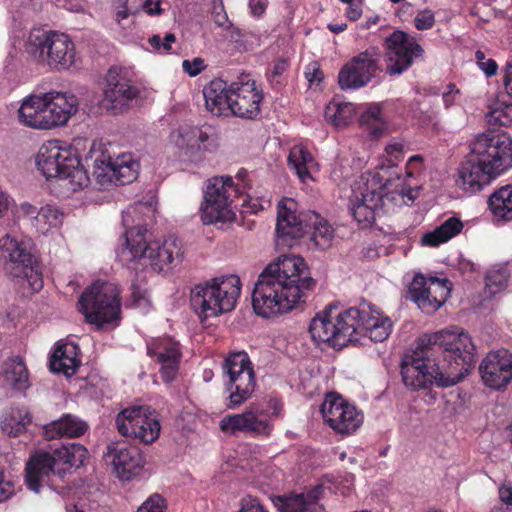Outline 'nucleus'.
I'll return each mask as SVG.
<instances>
[{
  "instance_id": "39",
  "label": "nucleus",
  "mask_w": 512,
  "mask_h": 512,
  "mask_svg": "<svg viewBox=\"0 0 512 512\" xmlns=\"http://www.w3.org/2000/svg\"><path fill=\"white\" fill-rule=\"evenodd\" d=\"M308 217V228L312 229L311 240L322 250L329 248L334 237L333 227L315 212L308 214Z\"/></svg>"
},
{
  "instance_id": "47",
  "label": "nucleus",
  "mask_w": 512,
  "mask_h": 512,
  "mask_svg": "<svg viewBox=\"0 0 512 512\" xmlns=\"http://www.w3.org/2000/svg\"><path fill=\"white\" fill-rule=\"evenodd\" d=\"M247 410L240 414L227 415L220 421V428L225 433L235 435L237 432L246 433Z\"/></svg>"
},
{
  "instance_id": "21",
  "label": "nucleus",
  "mask_w": 512,
  "mask_h": 512,
  "mask_svg": "<svg viewBox=\"0 0 512 512\" xmlns=\"http://www.w3.org/2000/svg\"><path fill=\"white\" fill-rule=\"evenodd\" d=\"M320 411L324 421L342 435L354 433L363 422V416L355 406L346 403L342 397L335 394L327 395Z\"/></svg>"
},
{
  "instance_id": "17",
  "label": "nucleus",
  "mask_w": 512,
  "mask_h": 512,
  "mask_svg": "<svg viewBox=\"0 0 512 512\" xmlns=\"http://www.w3.org/2000/svg\"><path fill=\"white\" fill-rule=\"evenodd\" d=\"M346 317L355 328V340L358 336H366L375 342L386 340L392 330V321L384 316L371 303L363 300L358 307H351L346 310Z\"/></svg>"
},
{
  "instance_id": "44",
  "label": "nucleus",
  "mask_w": 512,
  "mask_h": 512,
  "mask_svg": "<svg viewBox=\"0 0 512 512\" xmlns=\"http://www.w3.org/2000/svg\"><path fill=\"white\" fill-rule=\"evenodd\" d=\"M360 124L367 127L374 138L380 137L385 128L380 108L373 106L367 109L360 117Z\"/></svg>"
},
{
  "instance_id": "41",
  "label": "nucleus",
  "mask_w": 512,
  "mask_h": 512,
  "mask_svg": "<svg viewBox=\"0 0 512 512\" xmlns=\"http://www.w3.org/2000/svg\"><path fill=\"white\" fill-rule=\"evenodd\" d=\"M313 162L311 154L302 146H294L288 156V165L302 182L310 178L308 165Z\"/></svg>"
},
{
  "instance_id": "5",
  "label": "nucleus",
  "mask_w": 512,
  "mask_h": 512,
  "mask_svg": "<svg viewBox=\"0 0 512 512\" xmlns=\"http://www.w3.org/2000/svg\"><path fill=\"white\" fill-rule=\"evenodd\" d=\"M87 455V449L79 443H67L35 452L26 463L27 487L39 493L40 488L48 484L51 475L62 478L70 468L83 465Z\"/></svg>"
},
{
  "instance_id": "33",
  "label": "nucleus",
  "mask_w": 512,
  "mask_h": 512,
  "mask_svg": "<svg viewBox=\"0 0 512 512\" xmlns=\"http://www.w3.org/2000/svg\"><path fill=\"white\" fill-rule=\"evenodd\" d=\"M208 140V135L197 127L181 128L175 143L187 160L196 162L202 157L201 144Z\"/></svg>"
},
{
  "instance_id": "49",
  "label": "nucleus",
  "mask_w": 512,
  "mask_h": 512,
  "mask_svg": "<svg viewBox=\"0 0 512 512\" xmlns=\"http://www.w3.org/2000/svg\"><path fill=\"white\" fill-rule=\"evenodd\" d=\"M30 423L31 418L28 415H25L21 419H16L14 417L5 418L1 422V429L8 436L17 437L24 433L26 426Z\"/></svg>"
},
{
  "instance_id": "22",
  "label": "nucleus",
  "mask_w": 512,
  "mask_h": 512,
  "mask_svg": "<svg viewBox=\"0 0 512 512\" xmlns=\"http://www.w3.org/2000/svg\"><path fill=\"white\" fill-rule=\"evenodd\" d=\"M104 453V460L113 467L120 480L129 481L143 467L144 460L138 447L123 441L110 442Z\"/></svg>"
},
{
  "instance_id": "19",
  "label": "nucleus",
  "mask_w": 512,
  "mask_h": 512,
  "mask_svg": "<svg viewBox=\"0 0 512 512\" xmlns=\"http://www.w3.org/2000/svg\"><path fill=\"white\" fill-rule=\"evenodd\" d=\"M387 66L389 75H399L408 69L415 58L424 53L421 45L408 33L395 30L385 39Z\"/></svg>"
},
{
  "instance_id": "4",
  "label": "nucleus",
  "mask_w": 512,
  "mask_h": 512,
  "mask_svg": "<svg viewBox=\"0 0 512 512\" xmlns=\"http://www.w3.org/2000/svg\"><path fill=\"white\" fill-rule=\"evenodd\" d=\"M424 347L443 355L445 365L441 369L446 374L441 384L453 386L459 383L475 363V346L470 335L464 331L443 330L421 337Z\"/></svg>"
},
{
  "instance_id": "53",
  "label": "nucleus",
  "mask_w": 512,
  "mask_h": 512,
  "mask_svg": "<svg viewBox=\"0 0 512 512\" xmlns=\"http://www.w3.org/2000/svg\"><path fill=\"white\" fill-rule=\"evenodd\" d=\"M165 509V499L159 494H154L138 508L137 512H165Z\"/></svg>"
},
{
  "instance_id": "46",
  "label": "nucleus",
  "mask_w": 512,
  "mask_h": 512,
  "mask_svg": "<svg viewBox=\"0 0 512 512\" xmlns=\"http://www.w3.org/2000/svg\"><path fill=\"white\" fill-rule=\"evenodd\" d=\"M182 356H177L174 352L170 358H155V362L160 366L159 373L162 380L166 383L174 381L178 375Z\"/></svg>"
},
{
  "instance_id": "40",
  "label": "nucleus",
  "mask_w": 512,
  "mask_h": 512,
  "mask_svg": "<svg viewBox=\"0 0 512 512\" xmlns=\"http://www.w3.org/2000/svg\"><path fill=\"white\" fill-rule=\"evenodd\" d=\"M356 115L355 107L349 102L331 101L325 109V118L336 127L350 124Z\"/></svg>"
},
{
  "instance_id": "50",
  "label": "nucleus",
  "mask_w": 512,
  "mask_h": 512,
  "mask_svg": "<svg viewBox=\"0 0 512 512\" xmlns=\"http://www.w3.org/2000/svg\"><path fill=\"white\" fill-rule=\"evenodd\" d=\"M36 219L51 227H58L63 222V213L55 206L46 205L37 212Z\"/></svg>"
},
{
  "instance_id": "27",
  "label": "nucleus",
  "mask_w": 512,
  "mask_h": 512,
  "mask_svg": "<svg viewBox=\"0 0 512 512\" xmlns=\"http://www.w3.org/2000/svg\"><path fill=\"white\" fill-rule=\"evenodd\" d=\"M45 97V122L46 129L61 126L67 123L69 118L78 111V100L70 93L49 92Z\"/></svg>"
},
{
  "instance_id": "16",
  "label": "nucleus",
  "mask_w": 512,
  "mask_h": 512,
  "mask_svg": "<svg viewBox=\"0 0 512 512\" xmlns=\"http://www.w3.org/2000/svg\"><path fill=\"white\" fill-rule=\"evenodd\" d=\"M230 176L214 177L206 186L204 202L201 205V219L204 224L230 222L235 214L230 207V191H234Z\"/></svg>"
},
{
  "instance_id": "24",
  "label": "nucleus",
  "mask_w": 512,
  "mask_h": 512,
  "mask_svg": "<svg viewBox=\"0 0 512 512\" xmlns=\"http://www.w3.org/2000/svg\"><path fill=\"white\" fill-rule=\"evenodd\" d=\"M261 100L254 80L243 77L231 83L230 115L253 119L260 112Z\"/></svg>"
},
{
  "instance_id": "1",
  "label": "nucleus",
  "mask_w": 512,
  "mask_h": 512,
  "mask_svg": "<svg viewBox=\"0 0 512 512\" xmlns=\"http://www.w3.org/2000/svg\"><path fill=\"white\" fill-rule=\"evenodd\" d=\"M315 286L302 257L282 255L259 275L252 293L254 311L265 318L288 312L304 303Z\"/></svg>"
},
{
  "instance_id": "61",
  "label": "nucleus",
  "mask_w": 512,
  "mask_h": 512,
  "mask_svg": "<svg viewBox=\"0 0 512 512\" xmlns=\"http://www.w3.org/2000/svg\"><path fill=\"white\" fill-rule=\"evenodd\" d=\"M457 94H459V90L456 89L454 84H449L448 91L443 93V101L446 108L454 103Z\"/></svg>"
},
{
  "instance_id": "34",
  "label": "nucleus",
  "mask_w": 512,
  "mask_h": 512,
  "mask_svg": "<svg viewBox=\"0 0 512 512\" xmlns=\"http://www.w3.org/2000/svg\"><path fill=\"white\" fill-rule=\"evenodd\" d=\"M88 425L76 416L66 414L60 419L52 421L44 426L45 436L48 439L57 437L75 438L83 435Z\"/></svg>"
},
{
  "instance_id": "38",
  "label": "nucleus",
  "mask_w": 512,
  "mask_h": 512,
  "mask_svg": "<svg viewBox=\"0 0 512 512\" xmlns=\"http://www.w3.org/2000/svg\"><path fill=\"white\" fill-rule=\"evenodd\" d=\"M488 205L496 218L512 221V184L495 190L488 199Z\"/></svg>"
},
{
  "instance_id": "58",
  "label": "nucleus",
  "mask_w": 512,
  "mask_h": 512,
  "mask_svg": "<svg viewBox=\"0 0 512 512\" xmlns=\"http://www.w3.org/2000/svg\"><path fill=\"white\" fill-rule=\"evenodd\" d=\"M13 493V487L10 482L3 480V474L0 473V502L7 500Z\"/></svg>"
},
{
  "instance_id": "20",
  "label": "nucleus",
  "mask_w": 512,
  "mask_h": 512,
  "mask_svg": "<svg viewBox=\"0 0 512 512\" xmlns=\"http://www.w3.org/2000/svg\"><path fill=\"white\" fill-rule=\"evenodd\" d=\"M450 290L448 279L426 278L422 274H416L409 287L411 299L427 314L434 313L444 304Z\"/></svg>"
},
{
  "instance_id": "7",
  "label": "nucleus",
  "mask_w": 512,
  "mask_h": 512,
  "mask_svg": "<svg viewBox=\"0 0 512 512\" xmlns=\"http://www.w3.org/2000/svg\"><path fill=\"white\" fill-rule=\"evenodd\" d=\"M36 164L47 178H59L67 182V188L76 191L88 186L90 179L80 160L70 150L61 148L57 142L41 146Z\"/></svg>"
},
{
  "instance_id": "52",
  "label": "nucleus",
  "mask_w": 512,
  "mask_h": 512,
  "mask_svg": "<svg viewBox=\"0 0 512 512\" xmlns=\"http://www.w3.org/2000/svg\"><path fill=\"white\" fill-rule=\"evenodd\" d=\"M435 24L434 12L428 8L417 12L414 18V25L418 30H429Z\"/></svg>"
},
{
  "instance_id": "43",
  "label": "nucleus",
  "mask_w": 512,
  "mask_h": 512,
  "mask_svg": "<svg viewBox=\"0 0 512 512\" xmlns=\"http://www.w3.org/2000/svg\"><path fill=\"white\" fill-rule=\"evenodd\" d=\"M182 356L180 345L171 338H162L155 340L147 347V353L154 358H170L172 353Z\"/></svg>"
},
{
  "instance_id": "56",
  "label": "nucleus",
  "mask_w": 512,
  "mask_h": 512,
  "mask_svg": "<svg viewBox=\"0 0 512 512\" xmlns=\"http://www.w3.org/2000/svg\"><path fill=\"white\" fill-rule=\"evenodd\" d=\"M305 77L310 84L314 82L319 83L322 80V71L320 70L316 63H313L308 66L305 72Z\"/></svg>"
},
{
  "instance_id": "59",
  "label": "nucleus",
  "mask_w": 512,
  "mask_h": 512,
  "mask_svg": "<svg viewBox=\"0 0 512 512\" xmlns=\"http://www.w3.org/2000/svg\"><path fill=\"white\" fill-rule=\"evenodd\" d=\"M503 83L508 95L512 97V61L507 63L504 75H503Z\"/></svg>"
},
{
  "instance_id": "12",
  "label": "nucleus",
  "mask_w": 512,
  "mask_h": 512,
  "mask_svg": "<svg viewBox=\"0 0 512 512\" xmlns=\"http://www.w3.org/2000/svg\"><path fill=\"white\" fill-rule=\"evenodd\" d=\"M226 406L235 409L251 398L256 388L255 371L248 354L244 351L231 353L223 362Z\"/></svg>"
},
{
  "instance_id": "30",
  "label": "nucleus",
  "mask_w": 512,
  "mask_h": 512,
  "mask_svg": "<svg viewBox=\"0 0 512 512\" xmlns=\"http://www.w3.org/2000/svg\"><path fill=\"white\" fill-rule=\"evenodd\" d=\"M205 105L208 111L215 116L230 115L231 84L215 78L203 89Z\"/></svg>"
},
{
  "instance_id": "28",
  "label": "nucleus",
  "mask_w": 512,
  "mask_h": 512,
  "mask_svg": "<svg viewBox=\"0 0 512 512\" xmlns=\"http://www.w3.org/2000/svg\"><path fill=\"white\" fill-rule=\"evenodd\" d=\"M360 194L361 198L351 199L349 210L358 224L367 228L374 223L378 210L383 206V193L367 185Z\"/></svg>"
},
{
  "instance_id": "55",
  "label": "nucleus",
  "mask_w": 512,
  "mask_h": 512,
  "mask_svg": "<svg viewBox=\"0 0 512 512\" xmlns=\"http://www.w3.org/2000/svg\"><path fill=\"white\" fill-rule=\"evenodd\" d=\"M239 512H267L258 499L247 497L241 501Z\"/></svg>"
},
{
  "instance_id": "14",
  "label": "nucleus",
  "mask_w": 512,
  "mask_h": 512,
  "mask_svg": "<svg viewBox=\"0 0 512 512\" xmlns=\"http://www.w3.org/2000/svg\"><path fill=\"white\" fill-rule=\"evenodd\" d=\"M115 422L122 436L138 439L144 444H152L160 435L158 415L148 406L128 407L118 413Z\"/></svg>"
},
{
  "instance_id": "2",
  "label": "nucleus",
  "mask_w": 512,
  "mask_h": 512,
  "mask_svg": "<svg viewBox=\"0 0 512 512\" xmlns=\"http://www.w3.org/2000/svg\"><path fill=\"white\" fill-rule=\"evenodd\" d=\"M458 168L457 184L476 193L512 167V140L493 131L477 134Z\"/></svg>"
},
{
  "instance_id": "11",
  "label": "nucleus",
  "mask_w": 512,
  "mask_h": 512,
  "mask_svg": "<svg viewBox=\"0 0 512 512\" xmlns=\"http://www.w3.org/2000/svg\"><path fill=\"white\" fill-rule=\"evenodd\" d=\"M400 367L402 381L412 391L429 389L433 385L448 387L441 384L445 382L446 374L433 358V351L423 346L421 338L417 349L402 357Z\"/></svg>"
},
{
  "instance_id": "63",
  "label": "nucleus",
  "mask_w": 512,
  "mask_h": 512,
  "mask_svg": "<svg viewBox=\"0 0 512 512\" xmlns=\"http://www.w3.org/2000/svg\"><path fill=\"white\" fill-rule=\"evenodd\" d=\"M501 501L506 505H512V487L502 486L499 489Z\"/></svg>"
},
{
  "instance_id": "3",
  "label": "nucleus",
  "mask_w": 512,
  "mask_h": 512,
  "mask_svg": "<svg viewBox=\"0 0 512 512\" xmlns=\"http://www.w3.org/2000/svg\"><path fill=\"white\" fill-rule=\"evenodd\" d=\"M143 227H132L125 232V246L118 251L119 260L127 267L143 261L149 263L156 272H167L182 262L181 242L169 236L162 243L147 242Z\"/></svg>"
},
{
  "instance_id": "62",
  "label": "nucleus",
  "mask_w": 512,
  "mask_h": 512,
  "mask_svg": "<svg viewBox=\"0 0 512 512\" xmlns=\"http://www.w3.org/2000/svg\"><path fill=\"white\" fill-rule=\"evenodd\" d=\"M497 68V63L493 59H486L484 62H480V69L488 77L495 75L497 72Z\"/></svg>"
},
{
  "instance_id": "42",
  "label": "nucleus",
  "mask_w": 512,
  "mask_h": 512,
  "mask_svg": "<svg viewBox=\"0 0 512 512\" xmlns=\"http://www.w3.org/2000/svg\"><path fill=\"white\" fill-rule=\"evenodd\" d=\"M509 279V274L505 268L490 269L485 276V289L486 297L492 298L496 294L503 291Z\"/></svg>"
},
{
  "instance_id": "36",
  "label": "nucleus",
  "mask_w": 512,
  "mask_h": 512,
  "mask_svg": "<svg viewBox=\"0 0 512 512\" xmlns=\"http://www.w3.org/2000/svg\"><path fill=\"white\" fill-rule=\"evenodd\" d=\"M463 229V223L456 217H450L433 231L425 233L421 239L422 245L435 247L447 242Z\"/></svg>"
},
{
  "instance_id": "51",
  "label": "nucleus",
  "mask_w": 512,
  "mask_h": 512,
  "mask_svg": "<svg viewBox=\"0 0 512 512\" xmlns=\"http://www.w3.org/2000/svg\"><path fill=\"white\" fill-rule=\"evenodd\" d=\"M288 69V62L285 59H278L268 76L270 84L274 88H280L283 85L282 75Z\"/></svg>"
},
{
  "instance_id": "57",
  "label": "nucleus",
  "mask_w": 512,
  "mask_h": 512,
  "mask_svg": "<svg viewBox=\"0 0 512 512\" xmlns=\"http://www.w3.org/2000/svg\"><path fill=\"white\" fill-rule=\"evenodd\" d=\"M213 19L215 24L219 27L229 28L230 26H232V24L228 20L227 14L223 11L222 6L220 7L219 11H217V8L214 9Z\"/></svg>"
},
{
  "instance_id": "6",
  "label": "nucleus",
  "mask_w": 512,
  "mask_h": 512,
  "mask_svg": "<svg viewBox=\"0 0 512 512\" xmlns=\"http://www.w3.org/2000/svg\"><path fill=\"white\" fill-rule=\"evenodd\" d=\"M240 292L238 276H219L196 285L191 291L190 302L199 317H216L235 308Z\"/></svg>"
},
{
  "instance_id": "54",
  "label": "nucleus",
  "mask_w": 512,
  "mask_h": 512,
  "mask_svg": "<svg viewBox=\"0 0 512 512\" xmlns=\"http://www.w3.org/2000/svg\"><path fill=\"white\" fill-rule=\"evenodd\" d=\"M183 70L190 76H196L205 69L204 60L201 58H194L192 61L184 60L182 62Z\"/></svg>"
},
{
  "instance_id": "23",
  "label": "nucleus",
  "mask_w": 512,
  "mask_h": 512,
  "mask_svg": "<svg viewBox=\"0 0 512 512\" xmlns=\"http://www.w3.org/2000/svg\"><path fill=\"white\" fill-rule=\"evenodd\" d=\"M479 371L487 387L500 390L512 380V354L506 349L489 352L482 360Z\"/></svg>"
},
{
  "instance_id": "18",
  "label": "nucleus",
  "mask_w": 512,
  "mask_h": 512,
  "mask_svg": "<svg viewBox=\"0 0 512 512\" xmlns=\"http://www.w3.org/2000/svg\"><path fill=\"white\" fill-rule=\"evenodd\" d=\"M379 59L377 48L367 49L352 57L338 74L340 88L346 90L366 86L380 71Z\"/></svg>"
},
{
  "instance_id": "32",
  "label": "nucleus",
  "mask_w": 512,
  "mask_h": 512,
  "mask_svg": "<svg viewBox=\"0 0 512 512\" xmlns=\"http://www.w3.org/2000/svg\"><path fill=\"white\" fill-rule=\"evenodd\" d=\"M45 97L30 95L23 99L18 109V119L23 125L35 129H46Z\"/></svg>"
},
{
  "instance_id": "35",
  "label": "nucleus",
  "mask_w": 512,
  "mask_h": 512,
  "mask_svg": "<svg viewBox=\"0 0 512 512\" xmlns=\"http://www.w3.org/2000/svg\"><path fill=\"white\" fill-rule=\"evenodd\" d=\"M113 8L118 23L141 11L151 16L160 15L163 12L161 0H113Z\"/></svg>"
},
{
  "instance_id": "26",
  "label": "nucleus",
  "mask_w": 512,
  "mask_h": 512,
  "mask_svg": "<svg viewBox=\"0 0 512 512\" xmlns=\"http://www.w3.org/2000/svg\"><path fill=\"white\" fill-rule=\"evenodd\" d=\"M138 89L130 84V81L121 75L117 68L109 69L106 76L103 105L114 111H121L130 106L138 97Z\"/></svg>"
},
{
  "instance_id": "29",
  "label": "nucleus",
  "mask_w": 512,
  "mask_h": 512,
  "mask_svg": "<svg viewBox=\"0 0 512 512\" xmlns=\"http://www.w3.org/2000/svg\"><path fill=\"white\" fill-rule=\"evenodd\" d=\"M323 492V487L317 485L307 493L277 496L272 501L280 512H319L321 506L318 500Z\"/></svg>"
},
{
  "instance_id": "13",
  "label": "nucleus",
  "mask_w": 512,
  "mask_h": 512,
  "mask_svg": "<svg viewBox=\"0 0 512 512\" xmlns=\"http://www.w3.org/2000/svg\"><path fill=\"white\" fill-rule=\"evenodd\" d=\"M336 307L329 305L322 312L317 313L309 325V333L316 344L326 343L329 346L341 349L355 340V328L346 310L334 314Z\"/></svg>"
},
{
  "instance_id": "9",
  "label": "nucleus",
  "mask_w": 512,
  "mask_h": 512,
  "mask_svg": "<svg viewBox=\"0 0 512 512\" xmlns=\"http://www.w3.org/2000/svg\"><path fill=\"white\" fill-rule=\"evenodd\" d=\"M0 263L10 277L25 280L33 291L42 289V273L29 242L10 235L0 238Z\"/></svg>"
},
{
  "instance_id": "64",
  "label": "nucleus",
  "mask_w": 512,
  "mask_h": 512,
  "mask_svg": "<svg viewBox=\"0 0 512 512\" xmlns=\"http://www.w3.org/2000/svg\"><path fill=\"white\" fill-rule=\"evenodd\" d=\"M249 6L254 15H261L266 8V4L263 0H250Z\"/></svg>"
},
{
  "instance_id": "31",
  "label": "nucleus",
  "mask_w": 512,
  "mask_h": 512,
  "mask_svg": "<svg viewBox=\"0 0 512 512\" xmlns=\"http://www.w3.org/2000/svg\"><path fill=\"white\" fill-rule=\"evenodd\" d=\"M80 349L74 342H64L56 346L50 357V370L67 377L74 375L81 364Z\"/></svg>"
},
{
  "instance_id": "45",
  "label": "nucleus",
  "mask_w": 512,
  "mask_h": 512,
  "mask_svg": "<svg viewBox=\"0 0 512 512\" xmlns=\"http://www.w3.org/2000/svg\"><path fill=\"white\" fill-rule=\"evenodd\" d=\"M485 119L489 125L506 127L512 125V105L504 103L497 104L486 113Z\"/></svg>"
},
{
  "instance_id": "37",
  "label": "nucleus",
  "mask_w": 512,
  "mask_h": 512,
  "mask_svg": "<svg viewBox=\"0 0 512 512\" xmlns=\"http://www.w3.org/2000/svg\"><path fill=\"white\" fill-rule=\"evenodd\" d=\"M3 377L7 385L22 391L29 387L27 368L21 358H9L2 366Z\"/></svg>"
},
{
  "instance_id": "60",
  "label": "nucleus",
  "mask_w": 512,
  "mask_h": 512,
  "mask_svg": "<svg viewBox=\"0 0 512 512\" xmlns=\"http://www.w3.org/2000/svg\"><path fill=\"white\" fill-rule=\"evenodd\" d=\"M385 151L388 155L394 157L395 159H399L404 151V145L402 143L393 142L386 146Z\"/></svg>"
},
{
  "instance_id": "25",
  "label": "nucleus",
  "mask_w": 512,
  "mask_h": 512,
  "mask_svg": "<svg viewBox=\"0 0 512 512\" xmlns=\"http://www.w3.org/2000/svg\"><path fill=\"white\" fill-rule=\"evenodd\" d=\"M294 207L295 203L292 200H289V205L282 201L278 204L276 223L278 245L291 247L293 242L303 237L308 229V215H297L294 211Z\"/></svg>"
},
{
  "instance_id": "10",
  "label": "nucleus",
  "mask_w": 512,
  "mask_h": 512,
  "mask_svg": "<svg viewBox=\"0 0 512 512\" xmlns=\"http://www.w3.org/2000/svg\"><path fill=\"white\" fill-rule=\"evenodd\" d=\"M79 311L90 324L102 327L119 320L121 303L117 286L108 282H95L78 301Z\"/></svg>"
},
{
  "instance_id": "15",
  "label": "nucleus",
  "mask_w": 512,
  "mask_h": 512,
  "mask_svg": "<svg viewBox=\"0 0 512 512\" xmlns=\"http://www.w3.org/2000/svg\"><path fill=\"white\" fill-rule=\"evenodd\" d=\"M89 159L93 165V175L101 186L114 183L125 185L133 182L138 175V163L126 157L112 161L111 156L104 152L101 145H92Z\"/></svg>"
},
{
  "instance_id": "8",
  "label": "nucleus",
  "mask_w": 512,
  "mask_h": 512,
  "mask_svg": "<svg viewBox=\"0 0 512 512\" xmlns=\"http://www.w3.org/2000/svg\"><path fill=\"white\" fill-rule=\"evenodd\" d=\"M26 51L37 63L52 70H67L75 62L74 43L66 34L55 31L31 32Z\"/></svg>"
},
{
  "instance_id": "48",
  "label": "nucleus",
  "mask_w": 512,
  "mask_h": 512,
  "mask_svg": "<svg viewBox=\"0 0 512 512\" xmlns=\"http://www.w3.org/2000/svg\"><path fill=\"white\" fill-rule=\"evenodd\" d=\"M246 433L254 435L268 436L271 432V426L266 419L259 418L252 410H247Z\"/></svg>"
}]
</instances>
